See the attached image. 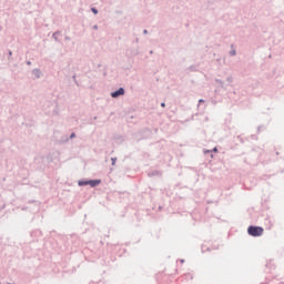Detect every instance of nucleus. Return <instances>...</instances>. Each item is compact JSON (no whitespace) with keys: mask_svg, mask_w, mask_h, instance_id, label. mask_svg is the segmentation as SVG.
<instances>
[{"mask_svg":"<svg viewBox=\"0 0 284 284\" xmlns=\"http://www.w3.org/2000/svg\"><path fill=\"white\" fill-rule=\"evenodd\" d=\"M247 233L254 237L262 236L264 234V229L261 226H250Z\"/></svg>","mask_w":284,"mask_h":284,"instance_id":"obj_1","label":"nucleus"},{"mask_svg":"<svg viewBox=\"0 0 284 284\" xmlns=\"http://www.w3.org/2000/svg\"><path fill=\"white\" fill-rule=\"evenodd\" d=\"M124 93H125V90L123 88H120L119 90L112 92L111 97L112 98H118V97L124 95Z\"/></svg>","mask_w":284,"mask_h":284,"instance_id":"obj_2","label":"nucleus"},{"mask_svg":"<svg viewBox=\"0 0 284 284\" xmlns=\"http://www.w3.org/2000/svg\"><path fill=\"white\" fill-rule=\"evenodd\" d=\"M79 185H87L90 184L91 186H95L100 184V181H89V182H79Z\"/></svg>","mask_w":284,"mask_h":284,"instance_id":"obj_3","label":"nucleus"},{"mask_svg":"<svg viewBox=\"0 0 284 284\" xmlns=\"http://www.w3.org/2000/svg\"><path fill=\"white\" fill-rule=\"evenodd\" d=\"M91 11L94 13V14H98V10L92 8Z\"/></svg>","mask_w":284,"mask_h":284,"instance_id":"obj_4","label":"nucleus"},{"mask_svg":"<svg viewBox=\"0 0 284 284\" xmlns=\"http://www.w3.org/2000/svg\"><path fill=\"white\" fill-rule=\"evenodd\" d=\"M161 106H162V108H165V103H161Z\"/></svg>","mask_w":284,"mask_h":284,"instance_id":"obj_5","label":"nucleus"},{"mask_svg":"<svg viewBox=\"0 0 284 284\" xmlns=\"http://www.w3.org/2000/svg\"><path fill=\"white\" fill-rule=\"evenodd\" d=\"M75 136V134L74 133H72L71 135H70V138H74Z\"/></svg>","mask_w":284,"mask_h":284,"instance_id":"obj_6","label":"nucleus"},{"mask_svg":"<svg viewBox=\"0 0 284 284\" xmlns=\"http://www.w3.org/2000/svg\"><path fill=\"white\" fill-rule=\"evenodd\" d=\"M199 102L202 103V102H204V100H200Z\"/></svg>","mask_w":284,"mask_h":284,"instance_id":"obj_7","label":"nucleus"},{"mask_svg":"<svg viewBox=\"0 0 284 284\" xmlns=\"http://www.w3.org/2000/svg\"><path fill=\"white\" fill-rule=\"evenodd\" d=\"M34 72H36V73H39V70H36Z\"/></svg>","mask_w":284,"mask_h":284,"instance_id":"obj_8","label":"nucleus"}]
</instances>
